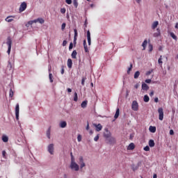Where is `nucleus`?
Masks as SVG:
<instances>
[{
  "label": "nucleus",
  "instance_id": "a19ab883",
  "mask_svg": "<svg viewBox=\"0 0 178 178\" xmlns=\"http://www.w3.org/2000/svg\"><path fill=\"white\" fill-rule=\"evenodd\" d=\"M86 80H87V77H86V76L82 77V80H81L82 86H84V83H85Z\"/></svg>",
  "mask_w": 178,
  "mask_h": 178
},
{
  "label": "nucleus",
  "instance_id": "4468645a",
  "mask_svg": "<svg viewBox=\"0 0 178 178\" xmlns=\"http://www.w3.org/2000/svg\"><path fill=\"white\" fill-rule=\"evenodd\" d=\"M142 90H143L144 91H148V90H149V86H148V85H147V83L143 82L142 83Z\"/></svg>",
  "mask_w": 178,
  "mask_h": 178
},
{
  "label": "nucleus",
  "instance_id": "7c9ffc66",
  "mask_svg": "<svg viewBox=\"0 0 178 178\" xmlns=\"http://www.w3.org/2000/svg\"><path fill=\"white\" fill-rule=\"evenodd\" d=\"M158 63L162 67V63H163V62L162 61V56H160L158 60Z\"/></svg>",
  "mask_w": 178,
  "mask_h": 178
},
{
  "label": "nucleus",
  "instance_id": "c9c22d12",
  "mask_svg": "<svg viewBox=\"0 0 178 178\" xmlns=\"http://www.w3.org/2000/svg\"><path fill=\"white\" fill-rule=\"evenodd\" d=\"M73 5L76 8H77V6H79V3L77 2V0H73Z\"/></svg>",
  "mask_w": 178,
  "mask_h": 178
},
{
  "label": "nucleus",
  "instance_id": "cd10ccee",
  "mask_svg": "<svg viewBox=\"0 0 178 178\" xmlns=\"http://www.w3.org/2000/svg\"><path fill=\"white\" fill-rule=\"evenodd\" d=\"M47 138H51V127H49L47 131Z\"/></svg>",
  "mask_w": 178,
  "mask_h": 178
},
{
  "label": "nucleus",
  "instance_id": "864d4df0",
  "mask_svg": "<svg viewBox=\"0 0 178 178\" xmlns=\"http://www.w3.org/2000/svg\"><path fill=\"white\" fill-rule=\"evenodd\" d=\"M175 135V131L173 129L170 130V136H174Z\"/></svg>",
  "mask_w": 178,
  "mask_h": 178
},
{
  "label": "nucleus",
  "instance_id": "603ef678",
  "mask_svg": "<svg viewBox=\"0 0 178 178\" xmlns=\"http://www.w3.org/2000/svg\"><path fill=\"white\" fill-rule=\"evenodd\" d=\"M77 140H78V142L80 143L81 141V135H78L77 136Z\"/></svg>",
  "mask_w": 178,
  "mask_h": 178
},
{
  "label": "nucleus",
  "instance_id": "3c124183",
  "mask_svg": "<svg viewBox=\"0 0 178 178\" xmlns=\"http://www.w3.org/2000/svg\"><path fill=\"white\" fill-rule=\"evenodd\" d=\"M83 48L85 49V52L88 53L90 51L88 50V47L87 46H83Z\"/></svg>",
  "mask_w": 178,
  "mask_h": 178
},
{
  "label": "nucleus",
  "instance_id": "423d86ee",
  "mask_svg": "<svg viewBox=\"0 0 178 178\" xmlns=\"http://www.w3.org/2000/svg\"><path fill=\"white\" fill-rule=\"evenodd\" d=\"M131 108L135 112H137V111H138V102H137V101L134 100L132 102Z\"/></svg>",
  "mask_w": 178,
  "mask_h": 178
},
{
  "label": "nucleus",
  "instance_id": "37998d69",
  "mask_svg": "<svg viewBox=\"0 0 178 178\" xmlns=\"http://www.w3.org/2000/svg\"><path fill=\"white\" fill-rule=\"evenodd\" d=\"M66 28V23H63L61 25V30L63 31Z\"/></svg>",
  "mask_w": 178,
  "mask_h": 178
},
{
  "label": "nucleus",
  "instance_id": "f8f14e48",
  "mask_svg": "<svg viewBox=\"0 0 178 178\" xmlns=\"http://www.w3.org/2000/svg\"><path fill=\"white\" fill-rule=\"evenodd\" d=\"M93 126L96 128V131H101L102 130V125L101 124H93Z\"/></svg>",
  "mask_w": 178,
  "mask_h": 178
},
{
  "label": "nucleus",
  "instance_id": "680f3d73",
  "mask_svg": "<svg viewBox=\"0 0 178 178\" xmlns=\"http://www.w3.org/2000/svg\"><path fill=\"white\" fill-rule=\"evenodd\" d=\"M67 44V40H63V47H66Z\"/></svg>",
  "mask_w": 178,
  "mask_h": 178
},
{
  "label": "nucleus",
  "instance_id": "72a5a7b5",
  "mask_svg": "<svg viewBox=\"0 0 178 178\" xmlns=\"http://www.w3.org/2000/svg\"><path fill=\"white\" fill-rule=\"evenodd\" d=\"M140 76V71H136L134 74V79H137Z\"/></svg>",
  "mask_w": 178,
  "mask_h": 178
},
{
  "label": "nucleus",
  "instance_id": "39448f33",
  "mask_svg": "<svg viewBox=\"0 0 178 178\" xmlns=\"http://www.w3.org/2000/svg\"><path fill=\"white\" fill-rule=\"evenodd\" d=\"M104 134H103V136L104 138H105V140L106 138H109L110 137L112 136V134L111 133V131L108 129V128H106L104 129Z\"/></svg>",
  "mask_w": 178,
  "mask_h": 178
},
{
  "label": "nucleus",
  "instance_id": "473e14b6",
  "mask_svg": "<svg viewBox=\"0 0 178 178\" xmlns=\"http://www.w3.org/2000/svg\"><path fill=\"white\" fill-rule=\"evenodd\" d=\"M74 101L75 102H77V101H79V97L77 96V92H74Z\"/></svg>",
  "mask_w": 178,
  "mask_h": 178
},
{
  "label": "nucleus",
  "instance_id": "8fccbe9b",
  "mask_svg": "<svg viewBox=\"0 0 178 178\" xmlns=\"http://www.w3.org/2000/svg\"><path fill=\"white\" fill-rule=\"evenodd\" d=\"M65 67L63 65L61 66V74H65Z\"/></svg>",
  "mask_w": 178,
  "mask_h": 178
},
{
  "label": "nucleus",
  "instance_id": "2eb2a0df",
  "mask_svg": "<svg viewBox=\"0 0 178 178\" xmlns=\"http://www.w3.org/2000/svg\"><path fill=\"white\" fill-rule=\"evenodd\" d=\"M67 65V67L69 69H72V67L73 66V61L72 60V58H68Z\"/></svg>",
  "mask_w": 178,
  "mask_h": 178
},
{
  "label": "nucleus",
  "instance_id": "0e129e2a",
  "mask_svg": "<svg viewBox=\"0 0 178 178\" xmlns=\"http://www.w3.org/2000/svg\"><path fill=\"white\" fill-rule=\"evenodd\" d=\"M151 73H152V70L148 71V72L146 73V75H147V76H149V74H151Z\"/></svg>",
  "mask_w": 178,
  "mask_h": 178
},
{
  "label": "nucleus",
  "instance_id": "e433bc0d",
  "mask_svg": "<svg viewBox=\"0 0 178 178\" xmlns=\"http://www.w3.org/2000/svg\"><path fill=\"white\" fill-rule=\"evenodd\" d=\"M74 38H76L77 39V35H79V33H77V29H74Z\"/></svg>",
  "mask_w": 178,
  "mask_h": 178
},
{
  "label": "nucleus",
  "instance_id": "49530a36",
  "mask_svg": "<svg viewBox=\"0 0 178 178\" xmlns=\"http://www.w3.org/2000/svg\"><path fill=\"white\" fill-rule=\"evenodd\" d=\"M99 140V134H97L95 138H94V141H98Z\"/></svg>",
  "mask_w": 178,
  "mask_h": 178
},
{
  "label": "nucleus",
  "instance_id": "c756f323",
  "mask_svg": "<svg viewBox=\"0 0 178 178\" xmlns=\"http://www.w3.org/2000/svg\"><path fill=\"white\" fill-rule=\"evenodd\" d=\"M148 49H149V52H152L154 49V46L152 45V44L149 43Z\"/></svg>",
  "mask_w": 178,
  "mask_h": 178
},
{
  "label": "nucleus",
  "instance_id": "e2e57ef3",
  "mask_svg": "<svg viewBox=\"0 0 178 178\" xmlns=\"http://www.w3.org/2000/svg\"><path fill=\"white\" fill-rule=\"evenodd\" d=\"M154 102L158 103L159 102V99L158 97L154 98Z\"/></svg>",
  "mask_w": 178,
  "mask_h": 178
},
{
  "label": "nucleus",
  "instance_id": "aec40b11",
  "mask_svg": "<svg viewBox=\"0 0 178 178\" xmlns=\"http://www.w3.org/2000/svg\"><path fill=\"white\" fill-rule=\"evenodd\" d=\"M119 115H120V109L117 108L115 111V114L114 115V119H118V118H119Z\"/></svg>",
  "mask_w": 178,
  "mask_h": 178
},
{
  "label": "nucleus",
  "instance_id": "774afa93",
  "mask_svg": "<svg viewBox=\"0 0 178 178\" xmlns=\"http://www.w3.org/2000/svg\"><path fill=\"white\" fill-rule=\"evenodd\" d=\"M88 45H91V39H88Z\"/></svg>",
  "mask_w": 178,
  "mask_h": 178
},
{
  "label": "nucleus",
  "instance_id": "9d476101",
  "mask_svg": "<svg viewBox=\"0 0 178 178\" xmlns=\"http://www.w3.org/2000/svg\"><path fill=\"white\" fill-rule=\"evenodd\" d=\"M19 104H17L15 106V119L17 120H19Z\"/></svg>",
  "mask_w": 178,
  "mask_h": 178
},
{
  "label": "nucleus",
  "instance_id": "5701e85b",
  "mask_svg": "<svg viewBox=\"0 0 178 178\" xmlns=\"http://www.w3.org/2000/svg\"><path fill=\"white\" fill-rule=\"evenodd\" d=\"M72 59H76L77 58V51L74 50L71 54Z\"/></svg>",
  "mask_w": 178,
  "mask_h": 178
},
{
  "label": "nucleus",
  "instance_id": "4d7b16f0",
  "mask_svg": "<svg viewBox=\"0 0 178 178\" xmlns=\"http://www.w3.org/2000/svg\"><path fill=\"white\" fill-rule=\"evenodd\" d=\"M86 130H90V123L88 122V121L87 122V126L86 127Z\"/></svg>",
  "mask_w": 178,
  "mask_h": 178
},
{
  "label": "nucleus",
  "instance_id": "4be33fe9",
  "mask_svg": "<svg viewBox=\"0 0 178 178\" xmlns=\"http://www.w3.org/2000/svg\"><path fill=\"white\" fill-rule=\"evenodd\" d=\"M159 24V22L156 21L154 22L152 25V29L154 30L155 29H156V27H158V25Z\"/></svg>",
  "mask_w": 178,
  "mask_h": 178
},
{
  "label": "nucleus",
  "instance_id": "6e6552de",
  "mask_svg": "<svg viewBox=\"0 0 178 178\" xmlns=\"http://www.w3.org/2000/svg\"><path fill=\"white\" fill-rule=\"evenodd\" d=\"M25 9H27V3L24 1L19 6V12H24Z\"/></svg>",
  "mask_w": 178,
  "mask_h": 178
},
{
  "label": "nucleus",
  "instance_id": "a18cd8bd",
  "mask_svg": "<svg viewBox=\"0 0 178 178\" xmlns=\"http://www.w3.org/2000/svg\"><path fill=\"white\" fill-rule=\"evenodd\" d=\"M144 151L148 152L149 151V146L146 145L144 148H143Z\"/></svg>",
  "mask_w": 178,
  "mask_h": 178
},
{
  "label": "nucleus",
  "instance_id": "f3484780",
  "mask_svg": "<svg viewBox=\"0 0 178 178\" xmlns=\"http://www.w3.org/2000/svg\"><path fill=\"white\" fill-rule=\"evenodd\" d=\"M67 126V122H66V121H62L60 122V127H61V129H65Z\"/></svg>",
  "mask_w": 178,
  "mask_h": 178
},
{
  "label": "nucleus",
  "instance_id": "0eeeda50",
  "mask_svg": "<svg viewBox=\"0 0 178 178\" xmlns=\"http://www.w3.org/2000/svg\"><path fill=\"white\" fill-rule=\"evenodd\" d=\"M158 113L159 115V120H163V108H162V107L159 108Z\"/></svg>",
  "mask_w": 178,
  "mask_h": 178
},
{
  "label": "nucleus",
  "instance_id": "09e8293b",
  "mask_svg": "<svg viewBox=\"0 0 178 178\" xmlns=\"http://www.w3.org/2000/svg\"><path fill=\"white\" fill-rule=\"evenodd\" d=\"M80 165V169H83L84 166H86V163H81Z\"/></svg>",
  "mask_w": 178,
  "mask_h": 178
},
{
  "label": "nucleus",
  "instance_id": "9b49d317",
  "mask_svg": "<svg viewBox=\"0 0 178 178\" xmlns=\"http://www.w3.org/2000/svg\"><path fill=\"white\" fill-rule=\"evenodd\" d=\"M10 88V92H9V97L10 98H13V95L15 94V91L13 90V88L12 87V84H9Z\"/></svg>",
  "mask_w": 178,
  "mask_h": 178
},
{
  "label": "nucleus",
  "instance_id": "338daca9",
  "mask_svg": "<svg viewBox=\"0 0 178 178\" xmlns=\"http://www.w3.org/2000/svg\"><path fill=\"white\" fill-rule=\"evenodd\" d=\"M138 87H140V84H138V83H136L135 86H134V88H138Z\"/></svg>",
  "mask_w": 178,
  "mask_h": 178
},
{
  "label": "nucleus",
  "instance_id": "79ce46f5",
  "mask_svg": "<svg viewBox=\"0 0 178 178\" xmlns=\"http://www.w3.org/2000/svg\"><path fill=\"white\" fill-rule=\"evenodd\" d=\"M2 156L3 158H4L5 159H6V151L3 150L2 151Z\"/></svg>",
  "mask_w": 178,
  "mask_h": 178
},
{
  "label": "nucleus",
  "instance_id": "6e6d98bb",
  "mask_svg": "<svg viewBox=\"0 0 178 178\" xmlns=\"http://www.w3.org/2000/svg\"><path fill=\"white\" fill-rule=\"evenodd\" d=\"M73 44H74V47H76V44H77V38H74Z\"/></svg>",
  "mask_w": 178,
  "mask_h": 178
},
{
  "label": "nucleus",
  "instance_id": "052dcab7",
  "mask_svg": "<svg viewBox=\"0 0 178 178\" xmlns=\"http://www.w3.org/2000/svg\"><path fill=\"white\" fill-rule=\"evenodd\" d=\"M66 3H67V5H71L72 3V0H65Z\"/></svg>",
  "mask_w": 178,
  "mask_h": 178
},
{
  "label": "nucleus",
  "instance_id": "c85d7f7f",
  "mask_svg": "<svg viewBox=\"0 0 178 178\" xmlns=\"http://www.w3.org/2000/svg\"><path fill=\"white\" fill-rule=\"evenodd\" d=\"M144 102H149V97L145 95L143 97Z\"/></svg>",
  "mask_w": 178,
  "mask_h": 178
},
{
  "label": "nucleus",
  "instance_id": "ea45409f",
  "mask_svg": "<svg viewBox=\"0 0 178 178\" xmlns=\"http://www.w3.org/2000/svg\"><path fill=\"white\" fill-rule=\"evenodd\" d=\"M81 163H84V159L83 158L82 156L79 157V164Z\"/></svg>",
  "mask_w": 178,
  "mask_h": 178
},
{
  "label": "nucleus",
  "instance_id": "2f4dec72",
  "mask_svg": "<svg viewBox=\"0 0 178 178\" xmlns=\"http://www.w3.org/2000/svg\"><path fill=\"white\" fill-rule=\"evenodd\" d=\"M54 76L52 75V73L49 74V79L50 81V83H54V79H53Z\"/></svg>",
  "mask_w": 178,
  "mask_h": 178
},
{
  "label": "nucleus",
  "instance_id": "393cba45",
  "mask_svg": "<svg viewBox=\"0 0 178 178\" xmlns=\"http://www.w3.org/2000/svg\"><path fill=\"white\" fill-rule=\"evenodd\" d=\"M170 35L171 38H173V40H175V41H177V36H176L175 33L170 32Z\"/></svg>",
  "mask_w": 178,
  "mask_h": 178
},
{
  "label": "nucleus",
  "instance_id": "5fc2aeb1",
  "mask_svg": "<svg viewBox=\"0 0 178 178\" xmlns=\"http://www.w3.org/2000/svg\"><path fill=\"white\" fill-rule=\"evenodd\" d=\"M141 165H143V161H140L138 162L137 165L139 168L141 167Z\"/></svg>",
  "mask_w": 178,
  "mask_h": 178
},
{
  "label": "nucleus",
  "instance_id": "6ab92c4d",
  "mask_svg": "<svg viewBox=\"0 0 178 178\" xmlns=\"http://www.w3.org/2000/svg\"><path fill=\"white\" fill-rule=\"evenodd\" d=\"M149 130L150 133H155L156 131V127L150 126L149 127Z\"/></svg>",
  "mask_w": 178,
  "mask_h": 178
},
{
  "label": "nucleus",
  "instance_id": "f257e3e1",
  "mask_svg": "<svg viewBox=\"0 0 178 178\" xmlns=\"http://www.w3.org/2000/svg\"><path fill=\"white\" fill-rule=\"evenodd\" d=\"M70 157H71V163L70 165V169L72 170H75V172H79L80 170V166L78 165V164L76 162V160L74 159V156H73V152H70Z\"/></svg>",
  "mask_w": 178,
  "mask_h": 178
},
{
  "label": "nucleus",
  "instance_id": "de8ad7c7",
  "mask_svg": "<svg viewBox=\"0 0 178 178\" xmlns=\"http://www.w3.org/2000/svg\"><path fill=\"white\" fill-rule=\"evenodd\" d=\"M60 13H63V14L66 13V8H61L60 9Z\"/></svg>",
  "mask_w": 178,
  "mask_h": 178
},
{
  "label": "nucleus",
  "instance_id": "20e7f679",
  "mask_svg": "<svg viewBox=\"0 0 178 178\" xmlns=\"http://www.w3.org/2000/svg\"><path fill=\"white\" fill-rule=\"evenodd\" d=\"M105 141L106 144L112 145L116 143V138H115L113 136H110L109 138H106Z\"/></svg>",
  "mask_w": 178,
  "mask_h": 178
},
{
  "label": "nucleus",
  "instance_id": "412c9836",
  "mask_svg": "<svg viewBox=\"0 0 178 178\" xmlns=\"http://www.w3.org/2000/svg\"><path fill=\"white\" fill-rule=\"evenodd\" d=\"M87 104H88V101L87 100H84L83 102H82L81 106V108H83L84 109V108H87Z\"/></svg>",
  "mask_w": 178,
  "mask_h": 178
},
{
  "label": "nucleus",
  "instance_id": "b1692460",
  "mask_svg": "<svg viewBox=\"0 0 178 178\" xmlns=\"http://www.w3.org/2000/svg\"><path fill=\"white\" fill-rule=\"evenodd\" d=\"M147 44H148V41L147 40H145L142 43V47L143 48V51L145 50V48H147Z\"/></svg>",
  "mask_w": 178,
  "mask_h": 178
},
{
  "label": "nucleus",
  "instance_id": "a211bd4d",
  "mask_svg": "<svg viewBox=\"0 0 178 178\" xmlns=\"http://www.w3.org/2000/svg\"><path fill=\"white\" fill-rule=\"evenodd\" d=\"M149 147H150V148H153V147H155V142L154 141V140L150 139L149 140Z\"/></svg>",
  "mask_w": 178,
  "mask_h": 178
},
{
  "label": "nucleus",
  "instance_id": "1a4fd4ad",
  "mask_svg": "<svg viewBox=\"0 0 178 178\" xmlns=\"http://www.w3.org/2000/svg\"><path fill=\"white\" fill-rule=\"evenodd\" d=\"M47 151L51 155H54V144H49L47 147Z\"/></svg>",
  "mask_w": 178,
  "mask_h": 178
},
{
  "label": "nucleus",
  "instance_id": "c03bdc74",
  "mask_svg": "<svg viewBox=\"0 0 178 178\" xmlns=\"http://www.w3.org/2000/svg\"><path fill=\"white\" fill-rule=\"evenodd\" d=\"M72 49H73V42H70L69 46V51H72Z\"/></svg>",
  "mask_w": 178,
  "mask_h": 178
},
{
  "label": "nucleus",
  "instance_id": "dca6fc26",
  "mask_svg": "<svg viewBox=\"0 0 178 178\" xmlns=\"http://www.w3.org/2000/svg\"><path fill=\"white\" fill-rule=\"evenodd\" d=\"M161 35V29H156V32H155L153 34V37L156 38V37H159Z\"/></svg>",
  "mask_w": 178,
  "mask_h": 178
},
{
  "label": "nucleus",
  "instance_id": "69168bd1",
  "mask_svg": "<svg viewBox=\"0 0 178 178\" xmlns=\"http://www.w3.org/2000/svg\"><path fill=\"white\" fill-rule=\"evenodd\" d=\"M149 96H150V97H153V96H154V90H152V91L150 92Z\"/></svg>",
  "mask_w": 178,
  "mask_h": 178
},
{
  "label": "nucleus",
  "instance_id": "7ed1b4c3",
  "mask_svg": "<svg viewBox=\"0 0 178 178\" xmlns=\"http://www.w3.org/2000/svg\"><path fill=\"white\" fill-rule=\"evenodd\" d=\"M44 22H45V20H44V19L37 18L36 19L28 22V24L29 26H31L33 23H40V24H44Z\"/></svg>",
  "mask_w": 178,
  "mask_h": 178
},
{
  "label": "nucleus",
  "instance_id": "58836bf2",
  "mask_svg": "<svg viewBox=\"0 0 178 178\" xmlns=\"http://www.w3.org/2000/svg\"><path fill=\"white\" fill-rule=\"evenodd\" d=\"M91 39V33L90 32V31H87V40H90Z\"/></svg>",
  "mask_w": 178,
  "mask_h": 178
},
{
  "label": "nucleus",
  "instance_id": "ddd939ff",
  "mask_svg": "<svg viewBox=\"0 0 178 178\" xmlns=\"http://www.w3.org/2000/svg\"><path fill=\"white\" fill-rule=\"evenodd\" d=\"M134 148H136V145L133 143H131L128 145L127 149V151H133V149H134Z\"/></svg>",
  "mask_w": 178,
  "mask_h": 178
},
{
  "label": "nucleus",
  "instance_id": "bf43d9fd",
  "mask_svg": "<svg viewBox=\"0 0 178 178\" xmlns=\"http://www.w3.org/2000/svg\"><path fill=\"white\" fill-rule=\"evenodd\" d=\"M52 69V66H51V65H48V70H49V73H51V70Z\"/></svg>",
  "mask_w": 178,
  "mask_h": 178
},
{
  "label": "nucleus",
  "instance_id": "13d9d810",
  "mask_svg": "<svg viewBox=\"0 0 178 178\" xmlns=\"http://www.w3.org/2000/svg\"><path fill=\"white\" fill-rule=\"evenodd\" d=\"M152 80L151 79H146L145 81V83H146L147 84H149L151 83Z\"/></svg>",
  "mask_w": 178,
  "mask_h": 178
},
{
  "label": "nucleus",
  "instance_id": "4c0bfd02",
  "mask_svg": "<svg viewBox=\"0 0 178 178\" xmlns=\"http://www.w3.org/2000/svg\"><path fill=\"white\" fill-rule=\"evenodd\" d=\"M6 22H8V23H10V22H13V19H10V17H7L6 18Z\"/></svg>",
  "mask_w": 178,
  "mask_h": 178
},
{
  "label": "nucleus",
  "instance_id": "a878e982",
  "mask_svg": "<svg viewBox=\"0 0 178 178\" xmlns=\"http://www.w3.org/2000/svg\"><path fill=\"white\" fill-rule=\"evenodd\" d=\"M2 141L3 143H8V141H9V138H8L7 136L4 135V136H2Z\"/></svg>",
  "mask_w": 178,
  "mask_h": 178
},
{
  "label": "nucleus",
  "instance_id": "f704fd0d",
  "mask_svg": "<svg viewBox=\"0 0 178 178\" xmlns=\"http://www.w3.org/2000/svg\"><path fill=\"white\" fill-rule=\"evenodd\" d=\"M7 68L8 69V70H12V63H10V61H8Z\"/></svg>",
  "mask_w": 178,
  "mask_h": 178
},
{
  "label": "nucleus",
  "instance_id": "f03ea898",
  "mask_svg": "<svg viewBox=\"0 0 178 178\" xmlns=\"http://www.w3.org/2000/svg\"><path fill=\"white\" fill-rule=\"evenodd\" d=\"M6 44L8 45V50H7V54L8 55H10V51L12 49V38H10V36H8L7 38V42Z\"/></svg>",
  "mask_w": 178,
  "mask_h": 178
},
{
  "label": "nucleus",
  "instance_id": "bb28decb",
  "mask_svg": "<svg viewBox=\"0 0 178 178\" xmlns=\"http://www.w3.org/2000/svg\"><path fill=\"white\" fill-rule=\"evenodd\" d=\"M138 166L136 165H134V164H132L131 165V169L134 172H136V170H138Z\"/></svg>",
  "mask_w": 178,
  "mask_h": 178
}]
</instances>
